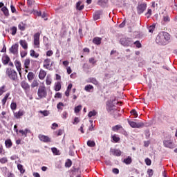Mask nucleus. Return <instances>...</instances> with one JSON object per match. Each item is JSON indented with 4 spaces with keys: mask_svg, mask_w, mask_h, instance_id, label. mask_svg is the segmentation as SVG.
Segmentation results:
<instances>
[{
    "mask_svg": "<svg viewBox=\"0 0 177 177\" xmlns=\"http://www.w3.org/2000/svg\"><path fill=\"white\" fill-rule=\"evenodd\" d=\"M171 39V35L167 32H160L156 37V42L158 45H165Z\"/></svg>",
    "mask_w": 177,
    "mask_h": 177,
    "instance_id": "1",
    "label": "nucleus"
},
{
    "mask_svg": "<svg viewBox=\"0 0 177 177\" xmlns=\"http://www.w3.org/2000/svg\"><path fill=\"white\" fill-rule=\"evenodd\" d=\"M6 75H8V77L12 81H16L17 80V72H16V71H15V69H12L10 68H7Z\"/></svg>",
    "mask_w": 177,
    "mask_h": 177,
    "instance_id": "2",
    "label": "nucleus"
},
{
    "mask_svg": "<svg viewBox=\"0 0 177 177\" xmlns=\"http://www.w3.org/2000/svg\"><path fill=\"white\" fill-rule=\"evenodd\" d=\"M120 44H121L122 46L128 48V46H132V45H133V41L129 37H122L120 39Z\"/></svg>",
    "mask_w": 177,
    "mask_h": 177,
    "instance_id": "3",
    "label": "nucleus"
},
{
    "mask_svg": "<svg viewBox=\"0 0 177 177\" xmlns=\"http://www.w3.org/2000/svg\"><path fill=\"white\" fill-rule=\"evenodd\" d=\"M147 9V3H138L136 10L137 14L140 16L142 13H145V11Z\"/></svg>",
    "mask_w": 177,
    "mask_h": 177,
    "instance_id": "4",
    "label": "nucleus"
},
{
    "mask_svg": "<svg viewBox=\"0 0 177 177\" xmlns=\"http://www.w3.org/2000/svg\"><path fill=\"white\" fill-rule=\"evenodd\" d=\"M115 101V100H110L106 104V111L110 114H113V112L117 109L114 108L115 107V105H114Z\"/></svg>",
    "mask_w": 177,
    "mask_h": 177,
    "instance_id": "5",
    "label": "nucleus"
},
{
    "mask_svg": "<svg viewBox=\"0 0 177 177\" xmlns=\"http://www.w3.org/2000/svg\"><path fill=\"white\" fill-rule=\"evenodd\" d=\"M127 122L131 128H145V124L143 122L137 123L136 122L129 120V119L127 120Z\"/></svg>",
    "mask_w": 177,
    "mask_h": 177,
    "instance_id": "6",
    "label": "nucleus"
},
{
    "mask_svg": "<svg viewBox=\"0 0 177 177\" xmlns=\"http://www.w3.org/2000/svg\"><path fill=\"white\" fill-rule=\"evenodd\" d=\"M163 146L167 149H174L175 144L172 142V140H163Z\"/></svg>",
    "mask_w": 177,
    "mask_h": 177,
    "instance_id": "7",
    "label": "nucleus"
},
{
    "mask_svg": "<svg viewBox=\"0 0 177 177\" xmlns=\"http://www.w3.org/2000/svg\"><path fill=\"white\" fill-rule=\"evenodd\" d=\"M110 154H112V156H115V157H120V156L122 154V152L120 149H113L111 148L109 151Z\"/></svg>",
    "mask_w": 177,
    "mask_h": 177,
    "instance_id": "8",
    "label": "nucleus"
},
{
    "mask_svg": "<svg viewBox=\"0 0 177 177\" xmlns=\"http://www.w3.org/2000/svg\"><path fill=\"white\" fill-rule=\"evenodd\" d=\"M21 86L24 89L25 93H28V92H30V84H28L27 82L24 80L22 81L21 82Z\"/></svg>",
    "mask_w": 177,
    "mask_h": 177,
    "instance_id": "9",
    "label": "nucleus"
},
{
    "mask_svg": "<svg viewBox=\"0 0 177 177\" xmlns=\"http://www.w3.org/2000/svg\"><path fill=\"white\" fill-rule=\"evenodd\" d=\"M37 95L40 99L45 97V86H39L37 91Z\"/></svg>",
    "mask_w": 177,
    "mask_h": 177,
    "instance_id": "10",
    "label": "nucleus"
},
{
    "mask_svg": "<svg viewBox=\"0 0 177 177\" xmlns=\"http://www.w3.org/2000/svg\"><path fill=\"white\" fill-rule=\"evenodd\" d=\"M9 50L13 55H17V53H19V44L16 43L13 44L11 48H10Z\"/></svg>",
    "mask_w": 177,
    "mask_h": 177,
    "instance_id": "11",
    "label": "nucleus"
},
{
    "mask_svg": "<svg viewBox=\"0 0 177 177\" xmlns=\"http://www.w3.org/2000/svg\"><path fill=\"white\" fill-rule=\"evenodd\" d=\"M39 32H37L34 35V45L36 48H39Z\"/></svg>",
    "mask_w": 177,
    "mask_h": 177,
    "instance_id": "12",
    "label": "nucleus"
},
{
    "mask_svg": "<svg viewBox=\"0 0 177 177\" xmlns=\"http://www.w3.org/2000/svg\"><path fill=\"white\" fill-rule=\"evenodd\" d=\"M102 15H103V11L102 10L95 11V13L93 15V20L95 21H96V20H99Z\"/></svg>",
    "mask_w": 177,
    "mask_h": 177,
    "instance_id": "13",
    "label": "nucleus"
},
{
    "mask_svg": "<svg viewBox=\"0 0 177 177\" xmlns=\"http://www.w3.org/2000/svg\"><path fill=\"white\" fill-rule=\"evenodd\" d=\"M109 3V0H98L97 5L101 6V8H106Z\"/></svg>",
    "mask_w": 177,
    "mask_h": 177,
    "instance_id": "14",
    "label": "nucleus"
},
{
    "mask_svg": "<svg viewBox=\"0 0 177 177\" xmlns=\"http://www.w3.org/2000/svg\"><path fill=\"white\" fill-rule=\"evenodd\" d=\"M15 67H16L17 71L19 72V73L21 74V63L20 62V61L15 60Z\"/></svg>",
    "mask_w": 177,
    "mask_h": 177,
    "instance_id": "15",
    "label": "nucleus"
},
{
    "mask_svg": "<svg viewBox=\"0 0 177 177\" xmlns=\"http://www.w3.org/2000/svg\"><path fill=\"white\" fill-rule=\"evenodd\" d=\"M62 89V82H57L54 84V90L55 92H59Z\"/></svg>",
    "mask_w": 177,
    "mask_h": 177,
    "instance_id": "16",
    "label": "nucleus"
},
{
    "mask_svg": "<svg viewBox=\"0 0 177 177\" xmlns=\"http://www.w3.org/2000/svg\"><path fill=\"white\" fill-rule=\"evenodd\" d=\"M93 44L95 45H100L102 44V37H94L93 39Z\"/></svg>",
    "mask_w": 177,
    "mask_h": 177,
    "instance_id": "17",
    "label": "nucleus"
},
{
    "mask_svg": "<svg viewBox=\"0 0 177 177\" xmlns=\"http://www.w3.org/2000/svg\"><path fill=\"white\" fill-rule=\"evenodd\" d=\"M19 44L23 49H28V44L26 40H20Z\"/></svg>",
    "mask_w": 177,
    "mask_h": 177,
    "instance_id": "18",
    "label": "nucleus"
},
{
    "mask_svg": "<svg viewBox=\"0 0 177 177\" xmlns=\"http://www.w3.org/2000/svg\"><path fill=\"white\" fill-rule=\"evenodd\" d=\"M9 62H10V58L8 55H6L2 58V63L4 64V66L9 64Z\"/></svg>",
    "mask_w": 177,
    "mask_h": 177,
    "instance_id": "19",
    "label": "nucleus"
},
{
    "mask_svg": "<svg viewBox=\"0 0 177 177\" xmlns=\"http://www.w3.org/2000/svg\"><path fill=\"white\" fill-rule=\"evenodd\" d=\"M82 1H78L77 3H76V9L77 10H82L84 9V8H85V5L84 4H82Z\"/></svg>",
    "mask_w": 177,
    "mask_h": 177,
    "instance_id": "20",
    "label": "nucleus"
},
{
    "mask_svg": "<svg viewBox=\"0 0 177 177\" xmlns=\"http://www.w3.org/2000/svg\"><path fill=\"white\" fill-rule=\"evenodd\" d=\"M1 12H3L4 16H6V17H9V10L6 6L2 7Z\"/></svg>",
    "mask_w": 177,
    "mask_h": 177,
    "instance_id": "21",
    "label": "nucleus"
},
{
    "mask_svg": "<svg viewBox=\"0 0 177 177\" xmlns=\"http://www.w3.org/2000/svg\"><path fill=\"white\" fill-rule=\"evenodd\" d=\"M111 115H113V118H115V119L118 118L119 117H121V114L120 113V111L119 110H115L114 111L112 112V114H111Z\"/></svg>",
    "mask_w": 177,
    "mask_h": 177,
    "instance_id": "22",
    "label": "nucleus"
},
{
    "mask_svg": "<svg viewBox=\"0 0 177 177\" xmlns=\"http://www.w3.org/2000/svg\"><path fill=\"white\" fill-rule=\"evenodd\" d=\"M111 139L113 140V143H118V142L121 140V138L119 136H117V134L111 136Z\"/></svg>",
    "mask_w": 177,
    "mask_h": 177,
    "instance_id": "23",
    "label": "nucleus"
},
{
    "mask_svg": "<svg viewBox=\"0 0 177 177\" xmlns=\"http://www.w3.org/2000/svg\"><path fill=\"white\" fill-rule=\"evenodd\" d=\"M123 162L127 165H129V164H132V158L131 156H128L127 158H124Z\"/></svg>",
    "mask_w": 177,
    "mask_h": 177,
    "instance_id": "24",
    "label": "nucleus"
},
{
    "mask_svg": "<svg viewBox=\"0 0 177 177\" xmlns=\"http://www.w3.org/2000/svg\"><path fill=\"white\" fill-rule=\"evenodd\" d=\"M122 128V126H121L120 124H117L112 127V131H113V132H118V131H121Z\"/></svg>",
    "mask_w": 177,
    "mask_h": 177,
    "instance_id": "25",
    "label": "nucleus"
},
{
    "mask_svg": "<svg viewBox=\"0 0 177 177\" xmlns=\"http://www.w3.org/2000/svg\"><path fill=\"white\" fill-rule=\"evenodd\" d=\"M5 145L7 149H10L13 144L12 143V140L10 139H8L5 141Z\"/></svg>",
    "mask_w": 177,
    "mask_h": 177,
    "instance_id": "26",
    "label": "nucleus"
},
{
    "mask_svg": "<svg viewBox=\"0 0 177 177\" xmlns=\"http://www.w3.org/2000/svg\"><path fill=\"white\" fill-rule=\"evenodd\" d=\"M30 56H31V57H35V59H37V57H39V54L35 53V50H30Z\"/></svg>",
    "mask_w": 177,
    "mask_h": 177,
    "instance_id": "27",
    "label": "nucleus"
},
{
    "mask_svg": "<svg viewBox=\"0 0 177 177\" xmlns=\"http://www.w3.org/2000/svg\"><path fill=\"white\" fill-rule=\"evenodd\" d=\"M97 115V112L93 109V111H91L90 112H88V117H89V118H92V117H95V115Z\"/></svg>",
    "mask_w": 177,
    "mask_h": 177,
    "instance_id": "28",
    "label": "nucleus"
},
{
    "mask_svg": "<svg viewBox=\"0 0 177 177\" xmlns=\"http://www.w3.org/2000/svg\"><path fill=\"white\" fill-rule=\"evenodd\" d=\"M84 91H86V92H91V91H93V86L91 84L86 85L84 87Z\"/></svg>",
    "mask_w": 177,
    "mask_h": 177,
    "instance_id": "29",
    "label": "nucleus"
},
{
    "mask_svg": "<svg viewBox=\"0 0 177 177\" xmlns=\"http://www.w3.org/2000/svg\"><path fill=\"white\" fill-rule=\"evenodd\" d=\"M17 169L18 171H20L21 174H24L26 172V169L23 167V165L21 164H18L17 165Z\"/></svg>",
    "mask_w": 177,
    "mask_h": 177,
    "instance_id": "30",
    "label": "nucleus"
},
{
    "mask_svg": "<svg viewBox=\"0 0 177 177\" xmlns=\"http://www.w3.org/2000/svg\"><path fill=\"white\" fill-rule=\"evenodd\" d=\"M79 171H81V167H77L75 166V165H73V167H72L71 169V172L74 173V172H79Z\"/></svg>",
    "mask_w": 177,
    "mask_h": 177,
    "instance_id": "31",
    "label": "nucleus"
},
{
    "mask_svg": "<svg viewBox=\"0 0 177 177\" xmlns=\"http://www.w3.org/2000/svg\"><path fill=\"white\" fill-rule=\"evenodd\" d=\"M87 146H88V147H95V146H96V143L95 141L89 140L87 141Z\"/></svg>",
    "mask_w": 177,
    "mask_h": 177,
    "instance_id": "32",
    "label": "nucleus"
},
{
    "mask_svg": "<svg viewBox=\"0 0 177 177\" xmlns=\"http://www.w3.org/2000/svg\"><path fill=\"white\" fill-rule=\"evenodd\" d=\"M52 152L53 153V154H55V156H60V151L59 149H57V148L56 147H53L51 149Z\"/></svg>",
    "mask_w": 177,
    "mask_h": 177,
    "instance_id": "33",
    "label": "nucleus"
},
{
    "mask_svg": "<svg viewBox=\"0 0 177 177\" xmlns=\"http://www.w3.org/2000/svg\"><path fill=\"white\" fill-rule=\"evenodd\" d=\"M155 30H156V24H153L148 27L149 32H150L151 34H153Z\"/></svg>",
    "mask_w": 177,
    "mask_h": 177,
    "instance_id": "34",
    "label": "nucleus"
},
{
    "mask_svg": "<svg viewBox=\"0 0 177 177\" xmlns=\"http://www.w3.org/2000/svg\"><path fill=\"white\" fill-rule=\"evenodd\" d=\"M88 62L90 64H92L93 66H96V63H97V60H96L95 57L89 58Z\"/></svg>",
    "mask_w": 177,
    "mask_h": 177,
    "instance_id": "35",
    "label": "nucleus"
},
{
    "mask_svg": "<svg viewBox=\"0 0 177 177\" xmlns=\"http://www.w3.org/2000/svg\"><path fill=\"white\" fill-rule=\"evenodd\" d=\"M39 80H44L45 79V71L41 70L39 73Z\"/></svg>",
    "mask_w": 177,
    "mask_h": 177,
    "instance_id": "36",
    "label": "nucleus"
},
{
    "mask_svg": "<svg viewBox=\"0 0 177 177\" xmlns=\"http://www.w3.org/2000/svg\"><path fill=\"white\" fill-rule=\"evenodd\" d=\"M18 28L21 31H24L26 30V24H24V23L21 22V24H19L18 25Z\"/></svg>",
    "mask_w": 177,
    "mask_h": 177,
    "instance_id": "37",
    "label": "nucleus"
},
{
    "mask_svg": "<svg viewBox=\"0 0 177 177\" xmlns=\"http://www.w3.org/2000/svg\"><path fill=\"white\" fill-rule=\"evenodd\" d=\"M28 81H32L34 80V73L29 72L27 75Z\"/></svg>",
    "mask_w": 177,
    "mask_h": 177,
    "instance_id": "38",
    "label": "nucleus"
},
{
    "mask_svg": "<svg viewBox=\"0 0 177 177\" xmlns=\"http://www.w3.org/2000/svg\"><path fill=\"white\" fill-rule=\"evenodd\" d=\"M73 165V161L71 160L68 159L67 161L65 162L66 168H70Z\"/></svg>",
    "mask_w": 177,
    "mask_h": 177,
    "instance_id": "39",
    "label": "nucleus"
},
{
    "mask_svg": "<svg viewBox=\"0 0 177 177\" xmlns=\"http://www.w3.org/2000/svg\"><path fill=\"white\" fill-rule=\"evenodd\" d=\"M81 110H82V105H78L76 107H75L74 111L77 114L80 113Z\"/></svg>",
    "mask_w": 177,
    "mask_h": 177,
    "instance_id": "40",
    "label": "nucleus"
},
{
    "mask_svg": "<svg viewBox=\"0 0 177 177\" xmlns=\"http://www.w3.org/2000/svg\"><path fill=\"white\" fill-rule=\"evenodd\" d=\"M23 115H24L23 111H19L18 113H15V117L16 118H20L23 117Z\"/></svg>",
    "mask_w": 177,
    "mask_h": 177,
    "instance_id": "41",
    "label": "nucleus"
},
{
    "mask_svg": "<svg viewBox=\"0 0 177 177\" xmlns=\"http://www.w3.org/2000/svg\"><path fill=\"white\" fill-rule=\"evenodd\" d=\"M89 80H90V82H91V83L93 84L94 85H98V84H99V82H97V80H96V78H95V77H91Z\"/></svg>",
    "mask_w": 177,
    "mask_h": 177,
    "instance_id": "42",
    "label": "nucleus"
},
{
    "mask_svg": "<svg viewBox=\"0 0 177 177\" xmlns=\"http://www.w3.org/2000/svg\"><path fill=\"white\" fill-rule=\"evenodd\" d=\"M133 45L136 46V48H142V43H140V41L137 40L135 42L133 41Z\"/></svg>",
    "mask_w": 177,
    "mask_h": 177,
    "instance_id": "43",
    "label": "nucleus"
},
{
    "mask_svg": "<svg viewBox=\"0 0 177 177\" xmlns=\"http://www.w3.org/2000/svg\"><path fill=\"white\" fill-rule=\"evenodd\" d=\"M63 107H64V104H63V102H59L57 104V108L58 110H63Z\"/></svg>",
    "mask_w": 177,
    "mask_h": 177,
    "instance_id": "44",
    "label": "nucleus"
},
{
    "mask_svg": "<svg viewBox=\"0 0 177 177\" xmlns=\"http://www.w3.org/2000/svg\"><path fill=\"white\" fill-rule=\"evenodd\" d=\"M151 14H152L151 9H148L147 12L145 15L147 19H150V16H151Z\"/></svg>",
    "mask_w": 177,
    "mask_h": 177,
    "instance_id": "45",
    "label": "nucleus"
},
{
    "mask_svg": "<svg viewBox=\"0 0 177 177\" xmlns=\"http://www.w3.org/2000/svg\"><path fill=\"white\" fill-rule=\"evenodd\" d=\"M147 173L149 177H151L153 175H154V171L152 169H148Z\"/></svg>",
    "mask_w": 177,
    "mask_h": 177,
    "instance_id": "46",
    "label": "nucleus"
},
{
    "mask_svg": "<svg viewBox=\"0 0 177 177\" xmlns=\"http://www.w3.org/2000/svg\"><path fill=\"white\" fill-rule=\"evenodd\" d=\"M130 113L131 115H134V118H138V112L136 109H132Z\"/></svg>",
    "mask_w": 177,
    "mask_h": 177,
    "instance_id": "47",
    "label": "nucleus"
},
{
    "mask_svg": "<svg viewBox=\"0 0 177 177\" xmlns=\"http://www.w3.org/2000/svg\"><path fill=\"white\" fill-rule=\"evenodd\" d=\"M119 132L120 133H122V135H124V136H128V132H127L123 127L120 129V131Z\"/></svg>",
    "mask_w": 177,
    "mask_h": 177,
    "instance_id": "48",
    "label": "nucleus"
},
{
    "mask_svg": "<svg viewBox=\"0 0 177 177\" xmlns=\"http://www.w3.org/2000/svg\"><path fill=\"white\" fill-rule=\"evenodd\" d=\"M30 66V58H27L24 62V68H27Z\"/></svg>",
    "mask_w": 177,
    "mask_h": 177,
    "instance_id": "49",
    "label": "nucleus"
},
{
    "mask_svg": "<svg viewBox=\"0 0 177 177\" xmlns=\"http://www.w3.org/2000/svg\"><path fill=\"white\" fill-rule=\"evenodd\" d=\"M6 86L3 85L1 87H0V96H2L6 91H5Z\"/></svg>",
    "mask_w": 177,
    "mask_h": 177,
    "instance_id": "50",
    "label": "nucleus"
},
{
    "mask_svg": "<svg viewBox=\"0 0 177 177\" xmlns=\"http://www.w3.org/2000/svg\"><path fill=\"white\" fill-rule=\"evenodd\" d=\"M11 34L12 35H16V33L17 32V28L15 27V26H13L12 28H11Z\"/></svg>",
    "mask_w": 177,
    "mask_h": 177,
    "instance_id": "51",
    "label": "nucleus"
},
{
    "mask_svg": "<svg viewBox=\"0 0 177 177\" xmlns=\"http://www.w3.org/2000/svg\"><path fill=\"white\" fill-rule=\"evenodd\" d=\"M45 63H46L45 67L46 68H48L49 66H50V59H46Z\"/></svg>",
    "mask_w": 177,
    "mask_h": 177,
    "instance_id": "52",
    "label": "nucleus"
},
{
    "mask_svg": "<svg viewBox=\"0 0 177 177\" xmlns=\"http://www.w3.org/2000/svg\"><path fill=\"white\" fill-rule=\"evenodd\" d=\"M10 109H11V110H16V109H17V104H16V102L11 103Z\"/></svg>",
    "mask_w": 177,
    "mask_h": 177,
    "instance_id": "53",
    "label": "nucleus"
},
{
    "mask_svg": "<svg viewBox=\"0 0 177 177\" xmlns=\"http://www.w3.org/2000/svg\"><path fill=\"white\" fill-rule=\"evenodd\" d=\"M46 85H50V84H52V79H50V77H49V75H48L46 77Z\"/></svg>",
    "mask_w": 177,
    "mask_h": 177,
    "instance_id": "54",
    "label": "nucleus"
},
{
    "mask_svg": "<svg viewBox=\"0 0 177 177\" xmlns=\"http://www.w3.org/2000/svg\"><path fill=\"white\" fill-rule=\"evenodd\" d=\"M30 86H31V88H35V86H38V81L37 80H33Z\"/></svg>",
    "mask_w": 177,
    "mask_h": 177,
    "instance_id": "55",
    "label": "nucleus"
},
{
    "mask_svg": "<svg viewBox=\"0 0 177 177\" xmlns=\"http://www.w3.org/2000/svg\"><path fill=\"white\" fill-rule=\"evenodd\" d=\"M145 133L146 139H149L150 138V130H145Z\"/></svg>",
    "mask_w": 177,
    "mask_h": 177,
    "instance_id": "56",
    "label": "nucleus"
},
{
    "mask_svg": "<svg viewBox=\"0 0 177 177\" xmlns=\"http://www.w3.org/2000/svg\"><path fill=\"white\" fill-rule=\"evenodd\" d=\"M1 164H6L8 162V158H0Z\"/></svg>",
    "mask_w": 177,
    "mask_h": 177,
    "instance_id": "57",
    "label": "nucleus"
},
{
    "mask_svg": "<svg viewBox=\"0 0 177 177\" xmlns=\"http://www.w3.org/2000/svg\"><path fill=\"white\" fill-rule=\"evenodd\" d=\"M145 164H146V165H148V166L151 165V160L149 158H147L145 159Z\"/></svg>",
    "mask_w": 177,
    "mask_h": 177,
    "instance_id": "58",
    "label": "nucleus"
},
{
    "mask_svg": "<svg viewBox=\"0 0 177 177\" xmlns=\"http://www.w3.org/2000/svg\"><path fill=\"white\" fill-rule=\"evenodd\" d=\"M38 138H39V140H41V142H45V136L44 135L39 134L38 136Z\"/></svg>",
    "mask_w": 177,
    "mask_h": 177,
    "instance_id": "59",
    "label": "nucleus"
},
{
    "mask_svg": "<svg viewBox=\"0 0 177 177\" xmlns=\"http://www.w3.org/2000/svg\"><path fill=\"white\" fill-rule=\"evenodd\" d=\"M32 13H33V15H35V16H41V11L34 10Z\"/></svg>",
    "mask_w": 177,
    "mask_h": 177,
    "instance_id": "60",
    "label": "nucleus"
},
{
    "mask_svg": "<svg viewBox=\"0 0 177 177\" xmlns=\"http://www.w3.org/2000/svg\"><path fill=\"white\" fill-rule=\"evenodd\" d=\"M78 122H80V119L78 118L75 117L73 122V125H77V124H78Z\"/></svg>",
    "mask_w": 177,
    "mask_h": 177,
    "instance_id": "61",
    "label": "nucleus"
},
{
    "mask_svg": "<svg viewBox=\"0 0 177 177\" xmlns=\"http://www.w3.org/2000/svg\"><path fill=\"white\" fill-rule=\"evenodd\" d=\"M55 99H62V93H56L55 95Z\"/></svg>",
    "mask_w": 177,
    "mask_h": 177,
    "instance_id": "62",
    "label": "nucleus"
},
{
    "mask_svg": "<svg viewBox=\"0 0 177 177\" xmlns=\"http://www.w3.org/2000/svg\"><path fill=\"white\" fill-rule=\"evenodd\" d=\"M111 78V74L105 73L104 74V80H110Z\"/></svg>",
    "mask_w": 177,
    "mask_h": 177,
    "instance_id": "63",
    "label": "nucleus"
},
{
    "mask_svg": "<svg viewBox=\"0 0 177 177\" xmlns=\"http://www.w3.org/2000/svg\"><path fill=\"white\" fill-rule=\"evenodd\" d=\"M27 56V51H21V57L23 59Z\"/></svg>",
    "mask_w": 177,
    "mask_h": 177,
    "instance_id": "64",
    "label": "nucleus"
}]
</instances>
